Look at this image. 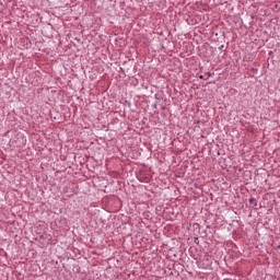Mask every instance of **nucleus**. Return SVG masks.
Masks as SVG:
<instances>
[{
    "mask_svg": "<svg viewBox=\"0 0 280 280\" xmlns=\"http://www.w3.org/2000/svg\"><path fill=\"white\" fill-rule=\"evenodd\" d=\"M199 78H200V80H202V78H203V77H202V75H200Z\"/></svg>",
    "mask_w": 280,
    "mask_h": 280,
    "instance_id": "nucleus-1",
    "label": "nucleus"
}]
</instances>
